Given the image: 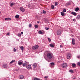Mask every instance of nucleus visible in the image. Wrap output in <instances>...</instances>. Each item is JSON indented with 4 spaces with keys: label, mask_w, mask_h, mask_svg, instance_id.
Listing matches in <instances>:
<instances>
[{
    "label": "nucleus",
    "mask_w": 80,
    "mask_h": 80,
    "mask_svg": "<svg viewBox=\"0 0 80 80\" xmlns=\"http://www.w3.org/2000/svg\"><path fill=\"white\" fill-rule=\"evenodd\" d=\"M72 20H73V21L74 22H76V20H75V19H72Z\"/></svg>",
    "instance_id": "38"
},
{
    "label": "nucleus",
    "mask_w": 80,
    "mask_h": 80,
    "mask_svg": "<svg viewBox=\"0 0 80 80\" xmlns=\"http://www.w3.org/2000/svg\"><path fill=\"white\" fill-rule=\"evenodd\" d=\"M50 46L51 47H52L53 48L54 47V46L52 44H50Z\"/></svg>",
    "instance_id": "22"
},
{
    "label": "nucleus",
    "mask_w": 80,
    "mask_h": 80,
    "mask_svg": "<svg viewBox=\"0 0 80 80\" xmlns=\"http://www.w3.org/2000/svg\"><path fill=\"white\" fill-rule=\"evenodd\" d=\"M0 13H1V12H0Z\"/></svg>",
    "instance_id": "51"
},
{
    "label": "nucleus",
    "mask_w": 80,
    "mask_h": 80,
    "mask_svg": "<svg viewBox=\"0 0 80 80\" xmlns=\"http://www.w3.org/2000/svg\"><path fill=\"white\" fill-rule=\"evenodd\" d=\"M18 64L19 65H20V61H18Z\"/></svg>",
    "instance_id": "30"
},
{
    "label": "nucleus",
    "mask_w": 80,
    "mask_h": 80,
    "mask_svg": "<svg viewBox=\"0 0 80 80\" xmlns=\"http://www.w3.org/2000/svg\"><path fill=\"white\" fill-rule=\"evenodd\" d=\"M54 65H55V63L54 62H52L50 64V66L51 67H54Z\"/></svg>",
    "instance_id": "8"
},
{
    "label": "nucleus",
    "mask_w": 80,
    "mask_h": 80,
    "mask_svg": "<svg viewBox=\"0 0 80 80\" xmlns=\"http://www.w3.org/2000/svg\"><path fill=\"white\" fill-rule=\"evenodd\" d=\"M80 18V15H78L76 17L77 19H79Z\"/></svg>",
    "instance_id": "24"
},
{
    "label": "nucleus",
    "mask_w": 80,
    "mask_h": 80,
    "mask_svg": "<svg viewBox=\"0 0 80 80\" xmlns=\"http://www.w3.org/2000/svg\"><path fill=\"white\" fill-rule=\"evenodd\" d=\"M19 78H20V76L19 77Z\"/></svg>",
    "instance_id": "48"
},
{
    "label": "nucleus",
    "mask_w": 80,
    "mask_h": 80,
    "mask_svg": "<svg viewBox=\"0 0 80 80\" xmlns=\"http://www.w3.org/2000/svg\"><path fill=\"white\" fill-rule=\"evenodd\" d=\"M20 10V8H19Z\"/></svg>",
    "instance_id": "50"
},
{
    "label": "nucleus",
    "mask_w": 80,
    "mask_h": 80,
    "mask_svg": "<svg viewBox=\"0 0 80 80\" xmlns=\"http://www.w3.org/2000/svg\"><path fill=\"white\" fill-rule=\"evenodd\" d=\"M72 43L73 45H75V39H72Z\"/></svg>",
    "instance_id": "11"
},
{
    "label": "nucleus",
    "mask_w": 80,
    "mask_h": 80,
    "mask_svg": "<svg viewBox=\"0 0 80 80\" xmlns=\"http://www.w3.org/2000/svg\"><path fill=\"white\" fill-rule=\"evenodd\" d=\"M77 64L78 66H80V62H78L77 63Z\"/></svg>",
    "instance_id": "28"
},
{
    "label": "nucleus",
    "mask_w": 80,
    "mask_h": 80,
    "mask_svg": "<svg viewBox=\"0 0 80 80\" xmlns=\"http://www.w3.org/2000/svg\"><path fill=\"white\" fill-rule=\"evenodd\" d=\"M48 78V76H45L44 77V78Z\"/></svg>",
    "instance_id": "39"
},
{
    "label": "nucleus",
    "mask_w": 80,
    "mask_h": 80,
    "mask_svg": "<svg viewBox=\"0 0 80 80\" xmlns=\"http://www.w3.org/2000/svg\"><path fill=\"white\" fill-rule=\"evenodd\" d=\"M61 14L62 16H64L65 15V13L64 12H61Z\"/></svg>",
    "instance_id": "16"
},
{
    "label": "nucleus",
    "mask_w": 80,
    "mask_h": 80,
    "mask_svg": "<svg viewBox=\"0 0 80 80\" xmlns=\"http://www.w3.org/2000/svg\"><path fill=\"white\" fill-rule=\"evenodd\" d=\"M46 60H47V59H46Z\"/></svg>",
    "instance_id": "52"
},
{
    "label": "nucleus",
    "mask_w": 80,
    "mask_h": 80,
    "mask_svg": "<svg viewBox=\"0 0 80 80\" xmlns=\"http://www.w3.org/2000/svg\"><path fill=\"white\" fill-rule=\"evenodd\" d=\"M77 58H80V55L77 56Z\"/></svg>",
    "instance_id": "35"
},
{
    "label": "nucleus",
    "mask_w": 80,
    "mask_h": 80,
    "mask_svg": "<svg viewBox=\"0 0 80 80\" xmlns=\"http://www.w3.org/2000/svg\"><path fill=\"white\" fill-rule=\"evenodd\" d=\"M24 78V76L23 75H21L20 76V79H23Z\"/></svg>",
    "instance_id": "17"
},
{
    "label": "nucleus",
    "mask_w": 80,
    "mask_h": 80,
    "mask_svg": "<svg viewBox=\"0 0 80 80\" xmlns=\"http://www.w3.org/2000/svg\"><path fill=\"white\" fill-rule=\"evenodd\" d=\"M73 80H75V79H76V78H73Z\"/></svg>",
    "instance_id": "46"
},
{
    "label": "nucleus",
    "mask_w": 80,
    "mask_h": 80,
    "mask_svg": "<svg viewBox=\"0 0 80 80\" xmlns=\"http://www.w3.org/2000/svg\"><path fill=\"white\" fill-rule=\"evenodd\" d=\"M67 11L66 10V9H64L63 10V12H66Z\"/></svg>",
    "instance_id": "31"
},
{
    "label": "nucleus",
    "mask_w": 80,
    "mask_h": 80,
    "mask_svg": "<svg viewBox=\"0 0 80 80\" xmlns=\"http://www.w3.org/2000/svg\"><path fill=\"white\" fill-rule=\"evenodd\" d=\"M78 10H79V8H76L75 9V11H76V12H77L78 11Z\"/></svg>",
    "instance_id": "20"
},
{
    "label": "nucleus",
    "mask_w": 80,
    "mask_h": 80,
    "mask_svg": "<svg viewBox=\"0 0 80 80\" xmlns=\"http://www.w3.org/2000/svg\"><path fill=\"white\" fill-rule=\"evenodd\" d=\"M35 28H38V25H35Z\"/></svg>",
    "instance_id": "29"
},
{
    "label": "nucleus",
    "mask_w": 80,
    "mask_h": 80,
    "mask_svg": "<svg viewBox=\"0 0 80 80\" xmlns=\"http://www.w3.org/2000/svg\"><path fill=\"white\" fill-rule=\"evenodd\" d=\"M18 37H20V34H18Z\"/></svg>",
    "instance_id": "40"
},
{
    "label": "nucleus",
    "mask_w": 80,
    "mask_h": 80,
    "mask_svg": "<svg viewBox=\"0 0 80 80\" xmlns=\"http://www.w3.org/2000/svg\"><path fill=\"white\" fill-rule=\"evenodd\" d=\"M15 62V60H12L11 62H10V64H12V63H14Z\"/></svg>",
    "instance_id": "15"
},
{
    "label": "nucleus",
    "mask_w": 80,
    "mask_h": 80,
    "mask_svg": "<svg viewBox=\"0 0 80 80\" xmlns=\"http://www.w3.org/2000/svg\"><path fill=\"white\" fill-rule=\"evenodd\" d=\"M71 57V55L70 54V53H69L67 55V58L68 59H69V58H70Z\"/></svg>",
    "instance_id": "7"
},
{
    "label": "nucleus",
    "mask_w": 80,
    "mask_h": 80,
    "mask_svg": "<svg viewBox=\"0 0 80 80\" xmlns=\"http://www.w3.org/2000/svg\"><path fill=\"white\" fill-rule=\"evenodd\" d=\"M54 8H55V7H54V6L53 5H52L51 6V8H52V9H54Z\"/></svg>",
    "instance_id": "26"
},
{
    "label": "nucleus",
    "mask_w": 80,
    "mask_h": 80,
    "mask_svg": "<svg viewBox=\"0 0 80 80\" xmlns=\"http://www.w3.org/2000/svg\"><path fill=\"white\" fill-rule=\"evenodd\" d=\"M29 27H32V24H30L29 25Z\"/></svg>",
    "instance_id": "34"
},
{
    "label": "nucleus",
    "mask_w": 80,
    "mask_h": 80,
    "mask_svg": "<svg viewBox=\"0 0 80 80\" xmlns=\"http://www.w3.org/2000/svg\"><path fill=\"white\" fill-rule=\"evenodd\" d=\"M26 66V68L28 70H30L31 68V65L28 64V62H26L23 65V67Z\"/></svg>",
    "instance_id": "1"
},
{
    "label": "nucleus",
    "mask_w": 80,
    "mask_h": 80,
    "mask_svg": "<svg viewBox=\"0 0 80 80\" xmlns=\"http://www.w3.org/2000/svg\"><path fill=\"white\" fill-rule=\"evenodd\" d=\"M60 48H62V45H60Z\"/></svg>",
    "instance_id": "42"
},
{
    "label": "nucleus",
    "mask_w": 80,
    "mask_h": 80,
    "mask_svg": "<svg viewBox=\"0 0 80 80\" xmlns=\"http://www.w3.org/2000/svg\"><path fill=\"white\" fill-rule=\"evenodd\" d=\"M69 72H70V73H73V70L72 69L69 70Z\"/></svg>",
    "instance_id": "14"
},
{
    "label": "nucleus",
    "mask_w": 80,
    "mask_h": 80,
    "mask_svg": "<svg viewBox=\"0 0 80 80\" xmlns=\"http://www.w3.org/2000/svg\"><path fill=\"white\" fill-rule=\"evenodd\" d=\"M10 7H12V6H13V5H14V4L12 2L11 3H10Z\"/></svg>",
    "instance_id": "23"
},
{
    "label": "nucleus",
    "mask_w": 80,
    "mask_h": 80,
    "mask_svg": "<svg viewBox=\"0 0 80 80\" xmlns=\"http://www.w3.org/2000/svg\"><path fill=\"white\" fill-rule=\"evenodd\" d=\"M43 13H46V11H43Z\"/></svg>",
    "instance_id": "37"
},
{
    "label": "nucleus",
    "mask_w": 80,
    "mask_h": 80,
    "mask_svg": "<svg viewBox=\"0 0 80 80\" xmlns=\"http://www.w3.org/2000/svg\"><path fill=\"white\" fill-rule=\"evenodd\" d=\"M22 63H23L22 62H20V65H22Z\"/></svg>",
    "instance_id": "45"
},
{
    "label": "nucleus",
    "mask_w": 80,
    "mask_h": 80,
    "mask_svg": "<svg viewBox=\"0 0 80 80\" xmlns=\"http://www.w3.org/2000/svg\"><path fill=\"white\" fill-rule=\"evenodd\" d=\"M62 32L60 30H58L57 32V34L58 35H60L62 34Z\"/></svg>",
    "instance_id": "3"
},
{
    "label": "nucleus",
    "mask_w": 80,
    "mask_h": 80,
    "mask_svg": "<svg viewBox=\"0 0 80 80\" xmlns=\"http://www.w3.org/2000/svg\"><path fill=\"white\" fill-rule=\"evenodd\" d=\"M67 5H69V3H67L65 4V6H67Z\"/></svg>",
    "instance_id": "33"
},
{
    "label": "nucleus",
    "mask_w": 80,
    "mask_h": 80,
    "mask_svg": "<svg viewBox=\"0 0 80 80\" xmlns=\"http://www.w3.org/2000/svg\"><path fill=\"white\" fill-rule=\"evenodd\" d=\"M67 67V63H63L62 65V68H66Z\"/></svg>",
    "instance_id": "5"
},
{
    "label": "nucleus",
    "mask_w": 80,
    "mask_h": 80,
    "mask_svg": "<svg viewBox=\"0 0 80 80\" xmlns=\"http://www.w3.org/2000/svg\"><path fill=\"white\" fill-rule=\"evenodd\" d=\"M33 66L34 68H36V67H37V63H34L33 65Z\"/></svg>",
    "instance_id": "12"
},
{
    "label": "nucleus",
    "mask_w": 80,
    "mask_h": 80,
    "mask_svg": "<svg viewBox=\"0 0 80 80\" xmlns=\"http://www.w3.org/2000/svg\"><path fill=\"white\" fill-rule=\"evenodd\" d=\"M71 14L72 15H73L74 16H76L77 15V13L74 12H72Z\"/></svg>",
    "instance_id": "13"
},
{
    "label": "nucleus",
    "mask_w": 80,
    "mask_h": 80,
    "mask_svg": "<svg viewBox=\"0 0 80 80\" xmlns=\"http://www.w3.org/2000/svg\"><path fill=\"white\" fill-rule=\"evenodd\" d=\"M38 46L36 45L32 47V49H33V50H37V49H38Z\"/></svg>",
    "instance_id": "4"
},
{
    "label": "nucleus",
    "mask_w": 80,
    "mask_h": 80,
    "mask_svg": "<svg viewBox=\"0 0 80 80\" xmlns=\"http://www.w3.org/2000/svg\"><path fill=\"white\" fill-rule=\"evenodd\" d=\"M38 33L39 34H41L42 35V34H44V33H45V32H44L43 31L42 32L41 31H39Z\"/></svg>",
    "instance_id": "9"
},
{
    "label": "nucleus",
    "mask_w": 80,
    "mask_h": 80,
    "mask_svg": "<svg viewBox=\"0 0 80 80\" xmlns=\"http://www.w3.org/2000/svg\"><path fill=\"white\" fill-rule=\"evenodd\" d=\"M19 17H20L19 15H16L15 16V18H19Z\"/></svg>",
    "instance_id": "19"
},
{
    "label": "nucleus",
    "mask_w": 80,
    "mask_h": 80,
    "mask_svg": "<svg viewBox=\"0 0 80 80\" xmlns=\"http://www.w3.org/2000/svg\"><path fill=\"white\" fill-rule=\"evenodd\" d=\"M23 32H21V35H23Z\"/></svg>",
    "instance_id": "44"
},
{
    "label": "nucleus",
    "mask_w": 80,
    "mask_h": 80,
    "mask_svg": "<svg viewBox=\"0 0 80 80\" xmlns=\"http://www.w3.org/2000/svg\"><path fill=\"white\" fill-rule=\"evenodd\" d=\"M8 66V65L6 64H5L3 65V67L4 68H7Z\"/></svg>",
    "instance_id": "6"
},
{
    "label": "nucleus",
    "mask_w": 80,
    "mask_h": 80,
    "mask_svg": "<svg viewBox=\"0 0 80 80\" xmlns=\"http://www.w3.org/2000/svg\"><path fill=\"white\" fill-rule=\"evenodd\" d=\"M7 35H10V33H7Z\"/></svg>",
    "instance_id": "43"
},
{
    "label": "nucleus",
    "mask_w": 80,
    "mask_h": 80,
    "mask_svg": "<svg viewBox=\"0 0 80 80\" xmlns=\"http://www.w3.org/2000/svg\"><path fill=\"white\" fill-rule=\"evenodd\" d=\"M57 2H55V5L56 6H57Z\"/></svg>",
    "instance_id": "41"
},
{
    "label": "nucleus",
    "mask_w": 80,
    "mask_h": 80,
    "mask_svg": "<svg viewBox=\"0 0 80 80\" xmlns=\"http://www.w3.org/2000/svg\"><path fill=\"white\" fill-rule=\"evenodd\" d=\"M45 29H46V30H48V29H49V28H48L46 27Z\"/></svg>",
    "instance_id": "36"
},
{
    "label": "nucleus",
    "mask_w": 80,
    "mask_h": 80,
    "mask_svg": "<svg viewBox=\"0 0 80 80\" xmlns=\"http://www.w3.org/2000/svg\"><path fill=\"white\" fill-rule=\"evenodd\" d=\"M20 10H21L22 12H25V8H22V7H21L20 8Z\"/></svg>",
    "instance_id": "10"
},
{
    "label": "nucleus",
    "mask_w": 80,
    "mask_h": 80,
    "mask_svg": "<svg viewBox=\"0 0 80 80\" xmlns=\"http://www.w3.org/2000/svg\"><path fill=\"white\" fill-rule=\"evenodd\" d=\"M13 51L14 52H15L17 51V49H15V48H14L13 49Z\"/></svg>",
    "instance_id": "27"
},
{
    "label": "nucleus",
    "mask_w": 80,
    "mask_h": 80,
    "mask_svg": "<svg viewBox=\"0 0 80 80\" xmlns=\"http://www.w3.org/2000/svg\"><path fill=\"white\" fill-rule=\"evenodd\" d=\"M37 23H39V22L38 21H37Z\"/></svg>",
    "instance_id": "47"
},
{
    "label": "nucleus",
    "mask_w": 80,
    "mask_h": 80,
    "mask_svg": "<svg viewBox=\"0 0 80 80\" xmlns=\"http://www.w3.org/2000/svg\"><path fill=\"white\" fill-rule=\"evenodd\" d=\"M20 48L21 49V50H22V52H23V46H21L20 47Z\"/></svg>",
    "instance_id": "21"
},
{
    "label": "nucleus",
    "mask_w": 80,
    "mask_h": 80,
    "mask_svg": "<svg viewBox=\"0 0 80 80\" xmlns=\"http://www.w3.org/2000/svg\"><path fill=\"white\" fill-rule=\"evenodd\" d=\"M4 20H11V19L10 18H5L4 19Z\"/></svg>",
    "instance_id": "25"
},
{
    "label": "nucleus",
    "mask_w": 80,
    "mask_h": 80,
    "mask_svg": "<svg viewBox=\"0 0 80 80\" xmlns=\"http://www.w3.org/2000/svg\"><path fill=\"white\" fill-rule=\"evenodd\" d=\"M72 67H76V64L75 63H73L72 65Z\"/></svg>",
    "instance_id": "18"
},
{
    "label": "nucleus",
    "mask_w": 80,
    "mask_h": 80,
    "mask_svg": "<svg viewBox=\"0 0 80 80\" xmlns=\"http://www.w3.org/2000/svg\"><path fill=\"white\" fill-rule=\"evenodd\" d=\"M53 54L50 52L48 53L47 54V58L49 59H51L53 57Z\"/></svg>",
    "instance_id": "2"
},
{
    "label": "nucleus",
    "mask_w": 80,
    "mask_h": 80,
    "mask_svg": "<svg viewBox=\"0 0 80 80\" xmlns=\"http://www.w3.org/2000/svg\"><path fill=\"white\" fill-rule=\"evenodd\" d=\"M48 41H49V42H51V40L50 39V38H48Z\"/></svg>",
    "instance_id": "32"
},
{
    "label": "nucleus",
    "mask_w": 80,
    "mask_h": 80,
    "mask_svg": "<svg viewBox=\"0 0 80 80\" xmlns=\"http://www.w3.org/2000/svg\"><path fill=\"white\" fill-rule=\"evenodd\" d=\"M47 61H48V62H50V60H48V61L47 60Z\"/></svg>",
    "instance_id": "49"
}]
</instances>
